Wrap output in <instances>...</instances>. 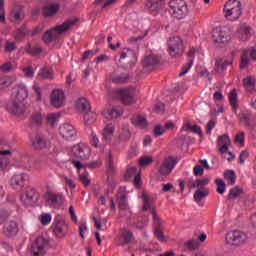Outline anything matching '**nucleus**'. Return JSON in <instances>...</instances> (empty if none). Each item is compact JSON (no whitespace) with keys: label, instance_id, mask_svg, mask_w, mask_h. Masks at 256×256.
I'll return each mask as SVG.
<instances>
[{"label":"nucleus","instance_id":"obj_58","mask_svg":"<svg viewBox=\"0 0 256 256\" xmlns=\"http://www.w3.org/2000/svg\"><path fill=\"white\" fill-rule=\"evenodd\" d=\"M192 67H193V60L191 58L189 62H187V64L182 67V72L179 73V77H183V75H187V73H189Z\"/></svg>","mask_w":256,"mask_h":256},{"label":"nucleus","instance_id":"obj_17","mask_svg":"<svg viewBox=\"0 0 256 256\" xmlns=\"http://www.w3.org/2000/svg\"><path fill=\"white\" fill-rule=\"evenodd\" d=\"M238 119L240 123L246 127V129H249L250 131H255V122H253V114L249 110L241 111L238 114Z\"/></svg>","mask_w":256,"mask_h":256},{"label":"nucleus","instance_id":"obj_46","mask_svg":"<svg viewBox=\"0 0 256 256\" xmlns=\"http://www.w3.org/2000/svg\"><path fill=\"white\" fill-rule=\"evenodd\" d=\"M40 79H53V72L47 67L42 68L38 74Z\"/></svg>","mask_w":256,"mask_h":256},{"label":"nucleus","instance_id":"obj_8","mask_svg":"<svg viewBox=\"0 0 256 256\" xmlns=\"http://www.w3.org/2000/svg\"><path fill=\"white\" fill-rule=\"evenodd\" d=\"M168 53L170 57H181L185 53L183 40L179 36L171 37L168 41Z\"/></svg>","mask_w":256,"mask_h":256},{"label":"nucleus","instance_id":"obj_21","mask_svg":"<svg viewBox=\"0 0 256 256\" xmlns=\"http://www.w3.org/2000/svg\"><path fill=\"white\" fill-rule=\"evenodd\" d=\"M48 242L43 237H38L35 243L32 245V252L34 255H45V249L47 248Z\"/></svg>","mask_w":256,"mask_h":256},{"label":"nucleus","instance_id":"obj_3","mask_svg":"<svg viewBox=\"0 0 256 256\" xmlns=\"http://www.w3.org/2000/svg\"><path fill=\"white\" fill-rule=\"evenodd\" d=\"M243 10L239 0H229L224 5V17L228 21H237L241 17Z\"/></svg>","mask_w":256,"mask_h":256},{"label":"nucleus","instance_id":"obj_4","mask_svg":"<svg viewBox=\"0 0 256 256\" xmlns=\"http://www.w3.org/2000/svg\"><path fill=\"white\" fill-rule=\"evenodd\" d=\"M75 107L77 111H79L80 113H84L85 125L89 126L95 123V114H89V111H91V103H89V100H87V98H78L75 102Z\"/></svg>","mask_w":256,"mask_h":256},{"label":"nucleus","instance_id":"obj_22","mask_svg":"<svg viewBox=\"0 0 256 256\" xmlns=\"http://www.w3.org/2000/svg\"><path fill=\"white\" fill-rule=\"evenodd\" d=\"M29 179V176L25 173L15 174L10 180L11 187L14 189H23L25 187V181Z\"/></svg>","mask_w":256,"mask_h":256},{"label":"nucleus","instance_id":"obj_12","mask_svg":"<svg viewBox=\"0 0 256 256\" xmlns=\"http://www.w3.org/2000/svg\"><path fill=\"white\" fill-rule=\"evenodd\" d=\"M177 163H179V159H177V157L170 156L166 158L160 165V175H163L164 177H167V175H171L173 169H175V167L177 166Z\"/></svg>","mask_w":256,"mask_h":256},{"label":"nucleus","instance_id":"obj_61","mask_svg":"<svg viewBox=\"0 0 256 256\" xmlns=\"http://www.w3.org/2000/svg\"><path fill=\"white\" fill-rule=\"evenodd\" d=\"M5 0H0V23H5Z\"/></svg>","mask_w":256,"mask_h":256},{"label":"nucleus","instance_id":"obj_18","mask_svg":"<svg viewBox=\"0 0 256 256\" xmlns=\"http://www.w3.org/2000/svg\"><path fill=\"white\" fill-rule=\"evenodd\" d=\"M50 103L52 107L59 109L65 104V92L61 89H56L51 93Z\"/></svg>","mask_w":256,"mask_h":256},{"label":"nucleus","instance_id":"obj_5","mask_svg":"<svg viewBox=\"0 0 256 256\" xmlns=\"http://www.w3.org/2000/svg\"><path fill=\"white\" fill-rule=\"evenodd\" d=\"M115 61L120 67H133L137 63V54L129 48H124L115 56Z\"/></svg>","mask_w":256,"mask_h":256},{"label":"nucleus","instance_id":"obj_44","mask_svg":"<svg viewBox=\"0 0 256 256\" xmlns=\"http://www.w3.org/2000/svg\"><path fill=\"white\" fill-rule=\"evenodd\" d=\"M199 241L195 239H190L185 242L184 247L188 249V251H195V249H199Z\"/></svg>","mask_w":256,"mask_h":256},{"label":"nucleus","instance_id":"obj_6","mask_svg":"<svg viewBox=\"0 0 256 256\" xmlns=\"http://www.w3.org/2000/svg\"><path fill=\"white\" fill-rule=\"evenodd\" d=\"M225 239L228 245L239 247L241 245H245L249 239V236L247 233L241 230H230L228 233H226Z\"/></svg>","mask_w":256,"mask_h":256},{"label":"nucleus","instance_id":"obj_54","mask_svg":"<svg viewBox=\"0 0 256 256\" xmlns=\"http://www.w3.org/2000/svg\"><path fill=\"white\" fill-rule=\"evenodd\" d=\"M151 163H153V157L152 156H142L139 159L140 167H147V165H151Z\"/></svg>","mask_w":256,"mask_h":256},{"label":"nucleus","instance_id":"obj_42","mask_svg":"<svg viewBox=\"0 0 256 256\" xmlns=\"http://www.w3.org/2000/svg\"><path fill=\"white\" fill-rule=\"evenodd\" d=\"M15 69H17V66L9 61L0 65L1 73H11V71H15Z\"/></svg>","mask_w":256,"mask_h":256},{"label":"nucleus","instance_id":"obj_2","mask_svg":"<svg viewBox=\"0 0 256 256\" xmlns=\"http://www.w3.org/2000/svg\"><path fill=\"white\" fill-rule=\"evenodd\" d=\"M76 23L77 20H67L61 25H58L48 30L42 37L44 43H53V41L57 40V37H59V35L65 33L66 31H69V29H71V27H73V25H75Z\"/></svg>","mask_w":256,"mask_h":256},{"label":"nucleus","instance_id":"obj_14","mask_svg":"<svg viewBox=\"0 0 256 256\" xmlns=\"http://www.w3.org/2000/svg\"><path fill=\"white\" fill-rule=\"evenodd\" d=\"M20 201L25 207H31V205H35L39 201V192L35 188H30L25 195L20 196Z\"/></svg>","mask_w":256,"mask_h":256},{"label":"nucleus","instance_id":"obj_49","mask_svg":"<svg viewBox=\"0 0 256 256\" xmlns=\"http://www.w3.org/2000/svg\"><path fill=\"white\" fill-rule=\"evenodd\" d=\"M17 49V43L15 41L7 40L4 46L5 53H13Z\"/></svg>","mask_w":256,"mask_h":256},{"label":"nucleus","instance_id":"obj_1","mask_svg":"<svg viewBox=\"0 0 256 256\" xmlns=\"http://www.w3.org/2000/svg\"><path fill=\"white\" fill-rule=\"evenodd\" d=\"M29 97V89L25 84L14 86L11 101L7 104V111L12 115H22L25 117V111L27 106L25 105V99Z\"/></svg>","mask_w":256,"mask_h":256},{"label":"nucleus","instance_id":"obj_38","mask_svg":"<svg viewBox=\"0 0 256 256\" xmlns=\"http://www.w3.org/2000/svg\"><path fill=\"white\" fill-rule=\"evenodd\" d=\"M229 103L232 106L234 113H237L239 104L237 103V90L233 89L229 94Z\"/></svg>","mask_w":256,"mask_h":256},{"label":"nucleus","instance_id":"obj_47","mask_svg":"<svg viewBox=\"0 0 256 256\" xmlns=\"http://www.w3.org/2000/svg\"><path fill=\"white\" fill-rule=\"evenodd\" d=\"M41 47H31V44H28V47L26 48V53L29 55H32V57H37V55H41Z\"/></svg>","mask_w":256,"mask_h":256},{"label":"nucleus","instance_id":"obj_39","mask_svg":"<svg viewBox=\"0 0 256 256\" xmlns=\"http://www.w3.org/2000/svg\"><path fill=\"white\" fill-rule=\"evenodd\" d=\"M224 179L228 185H233L237 181V174L233 170H227L224 172Z\"/></svg>","mask_w":256,"mask_h":256},{"label":"nucleus","instance_id":"obj_41","mask_svg":"<svg viewBox=\"0 0 256 256\" xmlns=\"http://www.w3.org/2000/svg\"><path fill=\"white\" fill-rule=\"evenodd\" d=\"M243 85L245 89L248 91H254L255 90V78L248 76L243 79Z\"/></svg>","mask_w":256,"mask_h":256},{"label":"nucleus","instance_id":"obj_53","mask_svg":"<svg viewBox=\"0 0 256 256\" xmlns=\"http://www.w3.org/2000/svg\"><path fill=\"white\" fill-rule=\"evenodd\" d=\"M249 65V52L244 51L241 55L240 69H245Z\"/></svg>","mask_w":256,"mask_h":256},{"label":"nucleus","instance_id":"obj_51","mask_svg":"<svg viewBox=\"0 0 256 256\" xmlns=\"http://www.w3.org/2000/svg\"><path fill=\"white\" fill-rule=\"evenodd\" d=\"M107 167L109 173H115V161L113 160V154H111V152L108 153Z\"/></svg>","mask_w":256,"mask_h":256},{"label":"nucleus","instance_id":"obj_60","mask_svg":"<svg viewBox=\"0 0 256 256\" xmlns=\"http://www.w3.org/2000/svg\"><path fill=\"white\" fill-rule=\"evenodd\" d=\"M79 181L82 183V185H84V187H89V185H91V180L85 173L79 175Z\"/></svg>","mask_w":256,"mask_h":256},{"label":"nucleus","instance_id":"obj_43","mask_svg":"<svg viewBox=\"0 0 256 256\" xmlns=\"http://www.w3.org/2000/svg\"><path fill=\"white\" fill-rule=\"evenodd\" d=\"M185 131H190V133H195L196 135H203V130H201L200 126L192 125L190 123L184 126Z\"/></svg>","mask_w":256,"mask_h":256},{"label":"nucleus","instance_id":"obj_26","mask_svg":"<svg viewBox=\"0 0 256 256\" xmlns=\"http://www.w3.org/2000/svg\"><path fill=\"white\" fill-rule=\"evenodd\" d=\"M59 9H61V5L59 3L51 2L43 7L42 13L44 17H53L54 15H57Z\"/></svg>","mask_w":256,"mask_h":256},{"label":"nucleus","instance_id":"obj_27","mask_svg":"<svg viewBox=\"0 0 256 256\" xmlns=\"http://www.w3.org/2000/svg\"><path fill=\"white\" fill-rule=\"evenodd\" d=\"M229 145H231V139H229V135L224 134L218 137V147L219 153H221V155L229 151Z\"/></svg>","mask_w":256,"mask_h":256},{"label":"nucleus","instance_id":"obj_7","mask_svg":"<svg viewBox=\"0 0 256 256\" xmlns=\"http://www.w3.org/2000/svg\"><path fill=\"white\" fill-rule=\"evenodd\" d=\"M169 7V13L172 17L175 19H185L188 11L185 0H171Z\"/></svg>","mask_w":256,"mask_h":256},{"label":"nucleus","instance_id":"obj_55","mask_svg":"<svg viewBox=\"0 0 256 256\" xmlns=\"http://www.w3.org/2000/svg\"><path fill=\"white\" fill-rule=\"evenodd\" d=\"M215 183L217 185V193H220V195H223V193H225V189L227 185L220 178L216 179Z\"/></svg>","mask_w":256,"mask_h":256},{"label":"nucleus","instance_id":"obj_11","mask_svg":"<svg viewBox=\"0 0 256 256\" xmlns=\"http://www.w3.org/2000/svg\"><path fill=\"white\" fill-rule=\"evenodd\" d=\"M152 218L154 223V236L161 243L167 241V236L163 233V221H161V218L157 215V211L152 210Z\"/></svg>","mask_w":256,"mask_h":256},{"label":"nucleus","instance_id":"obj_57","mask_svg":"<svg viewBox=\"0 0 256 256\" xmlns=\"http://www.w3.org/2000/svg\"><path fill=\"white\" fill-rule=\"evenodd\" d=\"M79 233H80V237L82 239H85V235H87V233H89V228H87V222L80 223Z\"/></svg>","mask_w":256,"mask_h":256},{"label":"nucleus","instance_id":"obj_30","mask_svg":"<svg viewBox=\"0 0 256 256\" xmlns=\"http://www.w3.org/2000/svg\"><path fill=\"white\" fill-rule=\"evenodd\" d=\"M11 150H0V171H5L9 167V157Z\"/></svg>","mask_w":256,"mask_h":256},{"label":"nucleus","instance_id":"obj_48","mask_svg":"<svg viewBox=\"0 0 256 256\" xmlns=\"http://www.w3.org/2000/svg\"><path fill=\"white\" fill-rule=\"evenodd\" d=\"M60 115L57 113H51L47 116V123L50 127H55L57 121L59 120Z\"/></svg>","mask_w":256,"mask_h":256},{"label":"nucleus","instance_id":"obj_32","mask_svg":"<svg viewBox=\"0 0 256 256\" xmlns=\"http://www.w3.org/2000/svg\"><path fill=\"white\" fill-rule=\"evenodd\" d=\"M236 35L240 41H248L249 37H251V28L243 25L240 27Z\"/></svg>","mask_w":256,"mask_h":256},{"label":"nucleus","instance_id":"obj_37","mask_svg":"<svg viewBox=\"0 0 256 256\" xmlns=\"http://www.w3.org/2000/svg\"><path fill=\"white\" fill-rule=\"evenodd\" d=\"M158 63H159V57L155 56L153 54L146 56L143 60L144 67H153L154 65H157Z\"/></svg>","mask_w":256,"mask_h":256},{"label":"nucleus","instance_id":"obj_36","mask_svg":"<svg viewBox=\"0 0 256 256\" xmlns=\"http://www.w3.org/2000/svg\"><path fill=\"white\" fill-rule=\"evenodd\" d=\"M111 81L112 83H116V84L127 83V81H129V75L112 73Z\"/></svg>","mask_w":256,"mask_h":256},{"label":"nucleus","instance_id":"obj_40","mask_svg":"<svg viewBox=\"0 0 256 256\" xmlns=\"http://www.w3.org/2000/svg\"><path fill=\"white\" fill-rule=\"evenodd\" d=\"M243 195V188L239 186H235L232 188L227 196V199L229 200H235L237 197Z\"/></svg>","mask_w":256,"mask_h":256},{"label":"nucleus","instance_id":"obj_45","mask_svg":"<svg viewBox=\"0 0 256 256\" xmlns=\"http://www.w3.org/2000/svg\"><path fill=\"white\" fill-rule=\"evenodd\" d=\"M142 200H143V206H142V211H155V208H151V199H149V196L147 194H142Z\"/></svg>","mask_w":256,"mask_h":256},{"label":"nucleus","instance_id":"obj_19","mask_svg":"<svg viewBox=\"0 0 256 256\" xmlns=\"http://www.w3.org/2000/svg\"><path fill=\"white\" fill-rule=\"evenodd\" d=\"M132 241H135V235L133 234V231L128 228H123L118 236V245L120 247H125V245L132 243Z\"/></svg>","mask_w":256,"mask_h":256},{"label":"nucleus","instance_id":"obj_10","mask_svg":"<svg viewBox=\"0 0 256 256\" xmlns=\"http://www.w3.org/2000/svg\"><path fill=\"white\" fill-rule=\"evenodd\" d=\"M45 198L52 209H61L65 204V196L61 192L48 191L45 194Z\"/></svg>","mask_w":256,"mask_h":256},{"label":"nucleus","instance_id":"obj_9","mask_svg":"<svg viewBox=\"0 0 256 256\" xmlns=\"http://www.w3.org/2000/svg\"><path fill=\"white\" fill-rule=\"evenodd\" d=\"M53 227V233L58 239H63L69 233V224L61 215H57L54 218Z\"/></svg>","mask_w":256,"mask_h":256},{"label":"nucleus","instance_id":"obj_29","mask_svg":"<svg viewBox=\"0 0 256 256\" xmlns=\"http://www.w3.org/2000/svg\"><path fill=\"white\" fill-rule=\"evenodd\" d=\"M162 2L163 0H148L145 2V7L151 15H157V13H159V5H161Z\"/></svg>","mask_w":256,"mask_h":256},{"label":"nucleus","instance_id":"obj_31","mask_svg":"<svg viewBox=\"0 0 256 256\" xmlns=\"http://www.w3.org/2000/svg\"><path fill=\"white\" fill-rule=\"evenodd\" d=\"M114 133H115V126L113 124H107L103 130V137H102L103 141H105V143H109V141L113 139Z\"/></svg>","mask_w":256,"mask_h":256},{"label":"nucleus","instance_id":"obj_23","mask_svg":"<svg viewBox=\"0 0 256 256\" xmlns=\"http://www.w3.org/2000/svg\"><path fill=\"white\" fill-rule=\"evenodd\" d=\"M118 95L121 99V101H123L125 103V105H131L133 103H135V90L134 89H122L118 91Z\"/></svg>","mask_w":256,"mask_h":256},{"label":"nucleus","instance_id":"obj_28","mask_svg":"<svg viewBox=\"0 0 256 256\" xmlns=\"http://www.w3.org/2000/svg\"><path fill=\"white\" fill-rule=\"evenodd\" d=\"M23 19H25V12H23V7H14L10 13V21L13 23H21Z\"/></svg>","mask_w":256,"mask_h":256},{"label":"nucleus","instance_id":"obj_34","mask_svg":"<svg viewBox=\"0 0 256 256\" xmlns=\"http://www.w3.org/2000/svg\"><path fill=\"white\" fill-rule=\"evenodd\" d=\"M233 61L232 60H223V59H217L215 63V71L217 73H223L229 65H232Z\"/></svg>","mask_w":256,"mask_h":256},{"label":"nucleus","instance_id":"obj_59","mask_svg":"<svg viewBox=\"0 0 256 256\" xmlns=\"http://www.w3.org/2000/svg\"><path fill=\"white\" fill-rule=\"evenodd\" d=\"M25 35H27V28H25V26H22L20 29H18L15 32L14 38L17 40L23 39V37H25Z\"/></svg>","mask_w":256,"mask_h":256},{"label":"nucleus","instance_id":"obj_25","mask_svg":"<svg viewBox=\"0 0 256 256\" xmlns=\"http://www.w3.org/2000/svg\"><path fill=\"white\" fill-rule=\"evenodd\" d=\"M103 117L105 119H119L121 115H123V108L121 107H110L106 108L102 112Z\"/></svg>","mask_w":256,"mask_h":256},{"label":"nucleus","instance_id":"obj_50","mask_svg":"<svg viewBox=\"0 0 256 256\" xmlns=\"http://www.w3.org/2000/svg\"><path fill=\"white\" fill-rule=\"evenodd\" d=\"M207 195H209V191L208 190H197L194 193V201H196L197 203H199V201H201V199H205V197H207Z\"/></svg>","mask_w":256,"mask_h":256},{"label":"nucleus","instance_id":"obj_24","mask_svg":"<svg viewBox=\"0 0 256 256\" xmlns=\"http://www.w3.org/2000/svg\"><path fill=\"white\" fill-rule=\"evenodd\" d=\"M3 233L6 237H15L19 233V223L15 220H10L5 224L3 228Z\"/></svg>","mask_w":256,"mask_h":256},{"label":"nucleus","instance_id":"obj_64","mask_svg":"<svg viewBox=\"0 0 256 256\" xmlns=\"http://www.w3.org/2000/svg\"><path fill=\"white\" fill-rule=\"evenodd\" d=\"M235 142L240 145H245V132H239L235 137Z\"/></svg>","mask_w":256,"mask_h":256},{"label":"nucleus","instance_id":"obj_15","mask_svg":"<svg viewBox=\"0 0 256 256\" xmlns=\"http://www.w3.org/2000/svg\"><path fill=\"white\" fill-rule=\"evenodd\" d=\"M59 133L66 141H75V139H77V130L69 123H65L60 126Z\"/></svg>","mask_w":256,"mask_h":256},{"label":"nucleus","instance_id":"obj_62","mask_svg":"<svg viewBox=\"0 0 256 256\" xmlns=\"http://www.w3.org/2000/svg\"><path fill=\"white\" fill-rule=\"evenodd\" d=\"M31 121L34 125H41L43 123V116H41V113H36L32 116Z\"/></svg>","mask_w":256,"mask_h":256},{"label":"nucleus","instance_id":"obj_20","mask_svg":"<svg viewBox=\"0 0 256 256\" xmlns=\"http://www.w3.org/2000/svg\"><path fill=\"white\" fill-rule=\"evenodd\" d=\"M30 145L37 149V151H41L47 147V139L43 134H35L30 137Z\"/></svg>","mask_w":256,"mask_h":256},{"label":"nucleus","instance_id":"obj_52","mask_svg":"<svg viewBox=\"0 0 256 256\" xmlns=\"http://www.w3.org/2000/svg\"><path fill=\"white\" fill-rule=\"evenodd\" d=\"M16 161L19 163V167H24V169H27L28 171H32L33 167L27 164L31 161L29 157H23V158H20V160H16Z\"/></svg>","mask_w":256,"mask_h":256},{"label":"nucleus","instance_id":"obj_35","mask_svg":"<svg viewBox=\"0 0 256 256\" xmlns=\"http://www.w3.org/2000/svg\"><path fill=\"white\" fill-rule=\"evenodd\" d=\"M131 121L132 125H135V127H141V129L147 127V119L145 116L136 115L132 117Z\"/></svg>","mask_w":256,"mask_h":256},{"label":"nucleus","instance_id":"obj_63","mask_svg":"<svg viewBox=\"0 0 256 256\" xmlns=\"http://www.w3.org/2000/svg\"><path fill=\"white\" fill-rule=\"evenodd\" d=\"M165 133V127L163 125H156L154 127V135L155 137H161Z\"/></svg>","mask_w":256,"mask_h":256},{"label":"nucleus","instance_id":"obj_16","mask_svg":"<svg viewBox=\"0 0 256 256\" xmlns=\"http://www.w3.org/2000/svg\"><path fill=\"white\" fill-rule=\"evenodd\" d=\"M212 39L218 45H225V43H229L231 37L229 32H227V28H216L213 30Z\"/></svg>","mask_w":256,"mask_h":256},{"label":"nucleus","instance_id":"obj_56","mask_svg":"<svg viewBox=\"0 0 256 256\" xmlns=\"http://www.w3.org/2000/svg\"><path fill=\"white\" fill-rule=\"evenodd\" d=\"M51 219L52 217H51V214L49 213H44L39 216V221L44 226L49 225V223H51Z\"/></svg>","mask_w":256,"mask_h":256},{"label":"nucleus","instance_id":"obj_13","mask_svg":"<svg viewBox=\"0 0 256 256\" xmlns=\"http://www.w3.org/2000/svg\"><path fill=\"white\" fill-rule=\"evenodd\" d=\"M72 155L78 159L87 161V159L91 157V148H89L85 143L75 144L72 147Z\"/></svg>","mask_w":256,"mask_h":256},{"label":"nucleus","instance_id":"obj_33","mask_svg":"<svg viewBox=\"0 0 256 256\" xmlns=\"http://www.w3.org/2000/svg\"><path fill=\"white\" fill-rule=\"evenodd\" d=\"M116 199L118 201L119 209L121 211H125L129 205V202L127 201V194H125V192H118Z\"/></svg>","mask_w":256,"mask_h":256}]
</instances>
